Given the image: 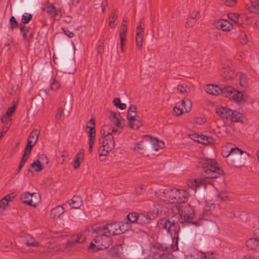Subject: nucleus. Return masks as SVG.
Segmentation results:
<instances>
[{"label": "nucleus", "instance_id": "nucleus-48", "mask_svg": "<svg viewBox=\"0 0 259 259\" xmlns=\"http://www.w3.org/2000/svg\"><path fill=\"white\" fill-rule=\"evenodd\" d=\"M196 22V20L193 19L191 17L189 18L187 20L186 27H191L193 26Z\"/></svg>", "mask_w": 259, "mask_h": 259}, {"label": "nucleus", "instance_id": "nucleus-50", "mask_svg": "<svg viewBox=\"0 0 259 259\" xmlns=\"http://www.w3.org/2000/svg\"><path fill=\"white\" fill-rule=\"evenodd\" d=\"M208 207L210 211L217 212L221 209L220 206L215 205L214 203H210L209 204Z\"/></svg>", "mask_w": 259, "mask_h": 259}, {"label": "nucleus", "instance_id": "nucleus-21", "mask_svg": "<svg viewBox=\"0 0 259 259\" xmlns=\"http://www.w3.org/2000/svg\"><path fill=\"white\" fill-rule=\"evenodd\" d=\"M15 198L11 194H8L0 200V209L5 210L9 206V203Z\"/></svg>", "mask_w": 259, "mask_h": 259}, {"label": "nucleus", "instance_id": "nucleus-52", "mask_svg": "<svg viewBox=\"0 0 259 259\" xmlns=\"http://www.w3.org/2000/svg\"><path fill=\"white\" fill-rule=\"evenodd\" d=\"M75 158L82 161L84 158V150L83 149H80L77 153Z\"/></svg>", "mask_w": 259, "mask_h": 259}, {"label": "nucleus", "instance_id": "nucleus-15", "mask_svg": "<svg viewBox=\"0 0 259 259\" xmlns=\"http://www.w3.org/2000/svg\"><path fill=\"white\" fill-rule=\"evenodd\" d=\"M195 231L189 229H185L182 231L180 238L182 241L185 243L189 242L193 237Z\"/></svg>", "mask_w": 259, "mask_h": 259}, {"label": "nucleus", "instance_id": "nucleus-5", "mask_svg": "<svg viewBox=\"0 0 259 259\" xmlns=\"http://www.w3.org/2000/svg\"><path fill=\"white\" fill-rule=\"evenodd\" d=\"M244 152L238 147L232 148L225 156L227 162L233 164L235 167L240 168L245 164V158L242 156Z\"/></svg>", "mask_w": 259, "mask_h": 259}, {"label": "nucleus", "instance_id": "nucleus-2", "mask_svg": "<svg viewBox=\"0 0 259 259\" xmlns=\"http://www.w3.org/2000/svg\"><path fill=\"white\" fill-rule=\"evenodd\" d=\"M75 52V48L69 44L63 43L57 47V57L54 56L55 61L58 59L60 68L65 74H74L76 68L74 64L73 56Z\"/></svg>", "mask_w": 259, "mask_h": 259}, {"label": "nucleus", "instance_id": "nucleus-47", "mask_svg": "<svg viewBox=\"0 0 259 259\" xmlns=\"http://www.w3.org/2000/svg\"><path fill=\"white\" fill-rule=\"evenodd\" d=\"M20 31L23 33V37L26 39L27 33L29 31V29L25 26H23L22 24H20Z\"/></svg>", "mask_w": 259, "mask_h": 259}, {"label": "nucleus", "instance_id": "nucleus-61", "mask_svg": "<svg viewBox=\"0 0 259 259\" xmlns=\"http://www.w3.org/2000/svg\"><path fill=\"white\" fill-rule=\"evenodd\" d=\"M26 245L27 246H34V247H37V246H39V243L37 242L34 241H33L31 242L27 241L26 242Z\"/></svg>", "mask_w": 259, "mask_h": 259}, {"label": "nucleus", "instance_id": "nucleus-49", "mask_svg": "<svg viewBox=\"0 0 259 259\" xmlns=\"http://www.w3.org/2000/svg\"><path fill=\"white\" fill-rule=\"evenodd\" d=\"M32 18L31 14H27L26 15H23L22 17V22L24 24L28 23Z\"/></svg>", "mask_w": 259, "mask_h": 259}, {"label": "nucleus", "instance_id": "nucleus-8", "mask_svg": "<svg viewBox=\"0 0 259 259\" xmlns=\"http://www.w3.org/2000/svg\"><path fill=\"white\" fill-rule=\"evenodd\" d=\"M157 226L159 229L165 230L168 233L172 234V232L174 231L176 235V236L174 237V239L176 240V249L171 246L170 249L172 251L178 249V232L180 230V227H178L177 224L175 223L174 221L171 222L167 219H163L158 222Z\"/></svg>", "mask_w": 259, "mask_h": 259}, {"label": "nucleus", "instance_id": "nucleus-20", "mask_svg": "<svg viewBox=\"0 0 259 259\" xmlns=\"http://www.w3.org/2000/svg\"><path fill=\"white\" fill-rule=\"evenodd\" d=\"M63 213V207L61 206H57L52 209L50 212V217L54 220H57Z\"/></svg>", "mask_w": 259, "mask_h": 259}, {"label": "nucleus", "instance_id": "nucleus-44", "mask_svg": "<svg viewBox=\"0 0 259 259\" xmlns=\"http://www.w3.org/2000/svg\"><path fill=\"white\" fill-rule=\"evenodd\" d=\"M117 19V16L115 13L111 14L109 19V26L110 27L113 28L114 27V23L115 20Z\"/></svg>", "mask_w": 259, "mask_h": 259}, {"label": "nucleus", "instance_id": "nucleus-43", "mask_svg": "<svg viewBox=\"0 0 259 259\" xmlns=\"http://www.w3.org/2000/svg\"><path fill=\"white\" fill-rule=\"evenodd\" d=\"M162 209L159 207L157 208H154L153 210L151 211H150L148 215H150V218L151 217H152L153 218L157 217V215L159 214V213H162Z\"/></svg>", "mask_w": 259, "mask_h": 259}, {"label": "nucleus", "instance_id": "nucleus-59", "mask_svg": "<svg viewBox=\"0 0 259 259\" xmlns=\"http://www.w3.org/2000/svg\"><path fill=\"white\" fill-rule=\"evenodd\" d=\"M177 90L182 94L187 93L186 88L184 87L183 85H179L177 87Z\"/></svg>", "mask_w": 259, "mask_h": 259}, {"label": "nucleus", "instance_id": "nucleus-22", "mask_svg": "<svg viewBox=\"0 0 259 259\" xmlns=\"http://www.w3.org/2000/svg\"><path fill=\"white\" fill-rule=\"evenodd\" d=\"M87 128H90V132H89V152H92L93 147L94 144V140L95 138V127H91L89 125H87Z\"/></svg>", "mask_w": 259, "mask_h": 259}, {"label": "nucleus", "instance_id": "nucleus-57", "mask_svg": "<svg viewBox=\"0 0 259 259\" xmlns=\"http://www.w3.org/2000/svg\"><path fill=\"white\" fill-rule=\"evenodd\" d=\"M136 35H143L144 28L140 23L136 28Z\"/></svg>", "mask_w": 259, "mask_h": 259}, {"label": "nucleus", "instance_id": "nucleus-4", "mask_svg": "<svg viewBox=\"0 0 259 259\" xmlns=\"http://www.w3.org/2000/svg\"><path fill=\"white\" fill-rule=\"evenodd\" d=\"M104 228L98 226L92 229V232L96 235L94 236L93 241L98 243V246H100L102 249L109 247L112 244L111 238L105 231L103 230Z\"/></svg>", "mask_w": 259, "mask_h": 259}, {"label": "nucleus", "instance_id": "nucleus-42", "mask_svg": "<svg viewBox=\"0 0 259 259\" xmlns=\"http://www.w3.org/2000/svg\"><path fill=\"white\" fill-rule=\"evenodd\" d=\"M185 112V110L181 108L180 107L177 105L175 106L173 108L174 114L176 116H180L182 115Z\"/></svg>", "mask_w": 259, "mask_h": 259}, {"label": "nucleus", "instance_id": "nucleus-32", "mask_svg": "<svg viewBox=\"0 0 259 259\" xmlns=\"http://www.w3.org/2000/svg\"><path fill=\"white\" fill-rule=\"evenodd\" d=\"M240 14L238 13H229L228 18L239 26H242V24L239 21Z\"/></svg>", "mask_w": 259, "mask_h": 259}, {"label": "nucleus", "instance_id": "nucleus-55", "mask_svg": "<svg viewBox=\"0 0 259 259\" xmlns=\"http://www.w3.org/2000/svg\"><path fill=\"white\" fill-rule=\"evenodd\" d=\"M240 41L242 44H246L248 41V38L246 35L242 33L240 36Z\"/></svg>", "mask_w": 259, "mask_h": 259}, {"label": "nucleus", "instance_id": "nucleus-45", "mask_svg": "<svg viewBox=\"0 0 259 259\" xmlns=\"http://www.w3.org/2000/svg\"><path fill=\"white\" fill-rule=\"evenodd\" d=\"M16 105L17 102H14V105L8 109L5 115L9 117L11 116L16 110Z\"/></svg>", "mask_w": 259, "mask_h": 259}, {"label": "nucleus", "instance_id": "nucleus-23", "mask_svg": "<svg viewBox=\"0 0 259 259\" xmlns=\"http://www.w3.org/2000/svg\"><path fill=\"white\" fill-rule=\"evenodd\" d=\"M246 247L250 250H254L259 246V242L253 237L248 239L246 241Z\"/></svg>", "mask_w": 259, "mask_h": 259}, {"label": "nucleus", "instance_id": "nucleus-26", "mask_svg": "<svg viewBox=\"0 0 259 259\" xmlns=\"http://www.w3.org/2000/svg\"><path fill=\"white\" fill-rule=\"evenodd\" d=\"M39 134V132L37 130H33L28 137L27 142L29 143L35 144L38 140Z\"/></svg>", "mask_w": 259, "mask_h": 259}, {"label": "nucleus", "instance_id": "nucleus-1", "mask_svg": "<svg viewBox=\"0 0 259 259\" xmlns=\"http://www.w3.org/2000/svg\"><path fill=\"white\" fill-rule=\"evenodd\" d=\"M199 162L206 174V178L189 180L187 182V185L195 192L200 193L205 188L207 179L218 178V176L222 172V170L214 159L203 158Z\"/></svg>", "mask_w": 259, "mask_h": 259}, {"label": "nucleus", "instance_id": "nucleus-13", "mask_svg": "<svg viewBox=\"0 0 259 259\" xmlns=\"http://www.w3.org/2000/svg\"><path fill=\"white\" fill-rule=\"evenodd\" d=\"M190 137L194 141L204 145L211 144L214 141L213 138L211 137L205 136L203 135H199L197 134L191 135Z\"/></svg>", "mask_w": 259, "mask_h": 259}, {"label": "nucleus", "instance_id": "nucleus-17", "mask_svg": "<svg viewBox=\"0 0 259 259\" xmlns=\"http://www.w3.org/2000/svg\"><path fill=\"white\" fill-rule=\"evenodd\" d=\"M222 88L214 84H208L205 87L206 92L214 96H218L221 94Z\"/></svg>", "mask_w": 259, "mask_h": 259}, {"label": "nucleus", "instance_id": "nucleus-54", "mask_svg": "<svg viewBox=\"0 0 259 259\" xmlns=\"http://www.w3.org/2000/svg\"><path fill=\"white\" fill-rule=\"evenodd\" d=\"M10 22L11 23V26L12 28L18 27V23L14 16H12L10 18Z\"/></svg>", "mask_w": 259, "mask_h": 259}, {"label": "nucleus", "instance_id": "nucleus-33", "mask_svg": "<svg viewBox=\"0 0 259 259\" xmlns=\"http://www.w3.org/2000/svg\"><path fill=\"white\" fill-rule=\"evenodd\" d=\"M182 104L185 112H189L192 109V104L189 99H184L182 101Z\"/></svg>", "mask_w": 259, "mask_h": 259}, {"label": "nucleus", "instance_id": "nucleus-18", "mask_svg": "<svg viewBox=\"0 0 259 259\" xmlns=\"http://www.w3.org/2000/svg\"><path fill=\"white\" fill-rule=\"evenodd\" d=\"M42 10L53 17H55L58 14L59 10H57L53 4L47 2L46 6Z\"/></svg>", "mask_w": 259, "mask_h": 259}, {"label": "nucleus", "instance_id": "nucleus-63", "mask_svg": "<svg viewBox=\"0 0 259 259\" xmlns=\"http://www.w3.org/2000/svg\"><path fill=\"white\" fill-rule=\"evenodd\" d=\"M63 111V109L62 108L60 107L58 109L56 116L57 119H60L61 118Z\"/></svg>", "mask_w": 259, "mask_h": 259}, {"label": "nucleus", "instance_id": "nucleus-27", "mask_svg": "<svg viewBox=\"0 0 259 259\" xmlns=\"http://www.w3.org/2000/svg\"><path fill=\"white\" fill-rule=\"evenodd\" d=\"M248 10L250 12L259 14V0L251 2Z\"/></svg>", "mask_w": 259, "mask_h": 259}, {"label": "nucleus", "instance_id": "nucleus-29", "mask_svg": "<svg viewBox=\"0 0 259 259\" xmlns=\"http://www.w3.org/2000/svg\"><path fill=\"white\" fill-rule=\"evenodd\" d=\"M150 215L148 214H145L144 213H140L138 223L141 224L142 225H144L147 224L150 222Z\"/></svg>", "mask_w": 259, "mask_h": 259}, {"label": "nucleus", "instance_id": "nucleus-58", "mask_svg": "<svg viewBox=\"0 0 259 259\" xmlns=\"http://www.w3.org/2000/svg\"><path fill=\"white\" fill-rule=\"evenodd\" d=\"M200 15V12L198 10H194L190 14V17L196 19Z\"/></svg>", "mask_w": 259, "mask_h": 259}, {"label": "nucleus", "instance_id": "nucleus-34", "mask_svg": "<svg viewBox=\"0 0 259 259\" xmlns=\"http://www.w3.org/2000/svg\"><path fill=\"white\" fill-rule=\"evenodd\" d=\"M113 104L115 107L120 110H124L126 107L125 104L121 103L120 100L119 98H114L113 100Z\"/></svg>", "mask_w": 259, "mask_h": 259}, {"label": "nucleus", "instance_id": "nucleus-9", "mask_svg": "<svg viewBox=\"0 0 259 259\" xmlns=\"http://www.w3.org/2000/svg\"><path fill=\"white\" fill-rule=\"evenodd\" d=\"M128 223L114 222L100 227L104 228L103 230L111 237V235H117L124 233L128 229Z\"/></svg>", "mask_w": 259, "mask_h": 259}, {"label": "nucleus", "instance_id": "nucleus-10", "mask_svg": "<svg viewBox=\"0 0 259 259\" xmlns=\"http://www.w3.org/2000/svg\"><path fill=\"white\" fill-rule=\"evenodd\" d=\"M103 136L102 138L100 140L102 145L99 148L100 156L107 155L108 153L112 151L115 146L114 138L111 133H106L103 131Z\"/></svg>", "mask_w": 259, "mask_h": 259}, {"label": "nucleus", "instance_id": "nucleus-6", "mask_svg": "<svg viewBox=\"0 0 259 259\" xmlns=\"http://www.w3.org/2000/svg\"><path fill=\"white\" fill-rule=\"evenodd\" d=\"M217 114L223 118L231 120L232 122L241 121L242 114L237 110H233L227 107L218 106L215 108Z\"/></svg>", "mask_w": 259, "mask_h": 259}, {"label": "nucleus", "instance_id": "nucleus-37", "mask_svg": "<svg viewBox=\"0 0 259 259\" xmlns=\"http://www.w3.org/2000/svg\"><path fill=\"white\" fill-rule=\"evenodd\" d=\"M88 250L93 253H95L100 250H103L100 246H98V243H95L93 241L91 242Z\"/></svg>", "mask_w": 259, "mask_h": 259}, {"label": "nucleus", "instance_id": "nucleus-46", "mask_svg": "<svg viewBox=\"0 0 259 259\" xmlns=\"http://www.w3.org/2000/svg\"><path fill=\"white\" fill-rule=\"evenodd\" d=\"M119 253V250L118 247H112L110 250V254L112 256H116Z\"/></svg>", "mask_w": 259, "mask_h": 259}, {"label": "nucleus", "instance_id": "nucleus-24", "mask_svg": "<svg viewBox=\"0 0 259 259\" xmlns=\"http://www.w3.org/2000/svg\"><path fill=\"white\" fill-rule=\"evenodd\" d=\"M69 205L73 208H79L82 205V201L78 196H74L70 200Z\"/></svg>", "mask_w": 259, "mask_h": 259}, {"label": "nucleus", "instance_id": "nucleus-16", "mask_svg": "<svg viewBox=\"0 0 259 259\" xmlns=\"http://www.w3.org/2000/svg\"><path fill=\"white\" fill-rule=\"evenodd\" d=\"M109 118L111 121L114 123V125L118 127L122 128L121 119H120V114L110 111Z\"/></svg>", "mask_w": 259, "mask_h": 259}, {"label": "nucleus", "instance_id": "nucleus-31", "mask_svg": "<svg viewBox=\"0 0 259 259\" xmlns=\"http://www.w3.org/2000/svg\"><path fill=\"white\" fill-rule=\"evenodd\" d=\"M44 167V165L41 164L39 159H36V160L34 161V162L32 163L30 165V167L33 168L35 171L37 172L42 170Z\"/></svg>", "mask_w": 259, "mask_h": 259}, {"label": "nucleus", "instance_id": "nucleus-40", "mask_svg": "<svg viewBox=\"0 0 259 259\" xmlns=\"http://www.w3.org/2000/svg\"><path fill=\"white\" fill-rule=\"evenodd\" d=\"M60 87V83L56 79H53L52 82L51 83L50 90L53 91H58Z\"/></svg>", "mask_w": 259, "mask_h": 259}, {"label": "nucleus", "instance_id": "nucleus-11", "mask_svg": "<svg viewBox=\"0 0 259 259\" xmlns=\"http://www.w3.org/2000/svg\"><path fill=\"white\" fill-rule=\"evenodd\" d=\"M187 194L184 190H176L171 191L169 194V198L168 201L170 203H182L187 201Z\"/></svg>", "mask_w": 259, "mask_h": 259}, {"label": "nucleus", "instance_id": "nucleus-19", "mask_svg": "<svg viewBox=\"0 0 259 259\" xmlns=\"http://www.w3.org/2000/svg\"><path fill=\"white\" fill-rule=\"evenodd\" d=\"M35 193H30L28 192L23 193L20 198L22 203L26 204L29 206H35V204H33V201L31 198L29 199L30 197H32Z\"/></svg>", "mask_w": 259, "mask_h": 259}, {"label": "nucleus", "instance_id": "nucleus-30", "mask_svg": "<svg viewBox=\"0 0 259 259\" xmlns=\"http://www.w3.org/2000/svg\"><path fill=\"white\" fill-rule=\"evenodd\" d=\"M206 229L208 232L213 233L218 229V226L214 221H208L206 226Z\"/></svg>", "mask_w": 259, "mask_h": 259}, {"label": "nucleus", "instance_id": "nucleus-64", "mask_svg": "<svg viewBox=\"0 0 259 259\" xmlns=\"http://www.w3.org/2000/svg\"><path fill=\"white\" fill-rule=\"evenodd\" d=\"M253 238L259 242V229H256L254 231Z\"/></svg>", "mask_w": 259, "mask_h": 259}, {"label": "nucleus", "instance_id": "nucleus-56", "mask_svg": "<svg viewBox=\"0 0 259 259\" xmlns=\"http://www.w3.org/2000/svg\"><path fill=\"white\" fill-rule=\"evenodd\" d=\"M219 197L221 200L225 201L228 200V197L225 192H221L218 194Z\"/></svg>", "mask_w": 259, "mask_h": 259}, {"label": "nucleus", "instance_id": "nucleus-39", "mask_svg": "<svg viewBox=\"0 0 259 259\" xmlns=\"http://www.w3.org/2000/svg\"><path fill=\"white\" fill-rule=\"evenodd\" d=\"M139 216V214L136 212H131L127 215V218L131 223H134L135 222H138Z\"/></svg>", "mask_w": 259, "mask_h": 259}, {"label": "nucleus", "instance_id": "nucleus-60", "mask_svg": "<svg viewBox=\"0 0 259 259\" xmlns=\"http://www.w3.org/2000/svg\"><path fill=\"white\" fill-rule=\"evenodd\" d=\"M81 161L80 160L75 158L73 162V166L74 169H77L80 166V162Z\"/></svg>", "mask_w": 259, "mask_h": 259}, {"label": "nucleus", "instance_id": "nucleus-28", "mask_svg": "<svg viewBox=\"0 0 259 259\" xmlns=\"http://www.w3.org/2000/svg\"><path fill=\"white\" fill-rule=\"evenodd\" d=\"M72 242L76 243H83L85 241V238L81 234H76L71 236Z\"/></svg>", "mask_w": 259, "mask_h": 259}, {"label": "nucleus", "instance_id": "nucleus-3", "mask_svg": "<svg viewBox=\"0 0 259 259\" xmlns=\"http://www.w3.org/2000/svg\"><path fill=\"white\" fill-rule=\"evenodd\" d=\"M171 212L174 215H178L180 223L184 225L192 223L194 213L192 208L190 206H180L175 205L172 207Z\"/></svg>", "mask_w": 259, "mask_h": 259}, {"label": "nucleus", "instance_id": "nucleus-41", "mask_svg": "<svg viewBox=\"0 0 259 259\" xmlns=\"http://www.w3.org/2000/svg\"><path fill=\"white\" fill-rule=\"evenodd\" d=\"M128 125L132 129L138 130L140 126H141V124L139 120H131L129 121Z\"/></svg>", "mask_w": 259, "mask_h": 259}, {"label": "nucleus", "instance_id": "nucleus-62", "mask_svg": "<svg viewBox=\"0 0 259 259\" xmlns=\"http://www.w3.org/2000/svg\"><path fill=\"white\" fill-rule=\"evenodd\" d=\"M224 2L225 4L228 6H233L236 3V0H224Z\"/></svg>", "mask_w": 259, "mask_h": 259}, {"label": "nucleus", "instance_id": "nucleus-38", "mask_svg": "<svg viewBox=\"0 0 259 259\" xmlns=\"http://www.w3.org/2000/svg\"><path fill=\"white\" fill-rule=\"evenodd\" d=\"M213 252H203L202 251L199 252V256L200 257V259H213Z\"/></svg>", "mask_w": 259, "mask_h": 259}, {"label": "nucleus", "instance_id": "nucleus-36", "mask_svg": "<svg viewBox=\"0 0 259 259\" xmlns=\"http://www.w3.org/2000/svg\"><path fill=\"white\" fill-rule=\"evenodd\" d=\"M239 84L244 88H246L248 87V80L246 75L241 74L239 76Z\"/></svg>", "mask_w": 259, "mask_h": 259}, {"label": "nucleus", "instance_id": "nucleus-12", "mask_svg": "<svg viewBox=\"0 0 259 259\" xmlns=\"http://www.w3.org/2000/svg\"><path fill=\"white\" fill-rule=\"evenodd\" d=\"M214 25L216 28L221 29L226 32H230L234 28L232 24L224 19L216 20L214 23Z\"/></svg>", "mask_w": 259, "mask_h": 259}, {"label": "nucleus", "instance_id": "nucleus-7", "mask_svg": "<svg viewBox=\"0 0 259 259\" xmlns=\"http://www.w3.org/2000/svg\"><path fill=\"white\" fill-rule=\"evenodd\" d=\"M221 95L238 104H243L246 101L244 92L236 90L230 86L222 88Z\"/></svg>", "mask_w": 259, "mask_h": 259}, {"label": "nucleus", "instance_id": "nucleus-35", "mask_svg": "<svg viewBox=\"0 0 259 259\" xmlns=\"http://www.w3.org/2000/svg\"><path fill=\"white\" fill-rule=\"evenodd\" d=\"M135 40L137 48L139 50L141 49L143 47L144 35H136Z\"/></svg>", "mask_w": 259, "mask_h": 259}, {"label": "nucleus", "instance_id": "nucleus-53", "mask_svg": "<svg viewBox=\"0 0 259 259\" xmlns=\"http://www.w3.org/2000/svg\"><path fill=\"white\" fill-rule=\"evenodd\" d=\"M34 145L35 144L29 143L27 142L26 147L24 150V154L28 155L30 153L31 149Z\"/></svg>", "mask_w": 259, "mask_h": 259}, {"label": "nucleus", "instance_id": "nucleus-25", "mask_svg": "<svg viewBox=\"0 0 259 259\" xmlns=\"http://www.w3.org/2000/svg\"><path fill=\"white\" fill-rule=\"evenodd\" d=\"M137 116L136 107L134 105H131L128 109L127 118L128 121L136 120Z\"/></svg>", "mask_w": 259, "mask_h": 259}, {"label": "nucleus", "instance_id": "nucleus-51", "mask_svg": "<svg viewBox=\"0 0 259 259\" xmlns=\"http://www.w3.org/2000/svg\"><path fill=\"white\" fill-rule=\"evenodd\" d=\"M194 122L197 124H202L206 122V119L203 117H196L194 119Z\"/></svg>", "mask_w": 259, "mask_h": 259}, {"label": "nucleus", "instance_id": "nucleus-14", "mask_svg": "<svg viewBox=\"0 0 259 259\" xmlns=\"http://www.w3.org/2000/svg\"><path fill=\"white\" fill-rule=\"evenodd\" d=\"M164 147V143L156 138L150 137V143L147 145V148L149 151L154 150L157 151L159 149Z\"/></svg>", "mask_w": 259, "mask_h": 259}]
</instances>
